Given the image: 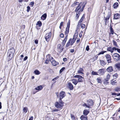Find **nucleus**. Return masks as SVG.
<instances>
[{"label":"nucleus","mask_w":120,"mask_h":120,"mask_svg":"<svg viewBox=\"0 0 120 120\" xmlns=\"http://www.w3.org/2000/svg\"><path fill=\"white\" fill-rule=\"evenodd\" d=\"M46 57L47 59L46 60H51L53 59V58L49 54L47 55Z\"/></svg>","instance_id":"f3484780"},{"label":"nucleus","mask_w":120,"mask_h":120,"mask_svg":"<svg viewBox=\"0 0 120 120\" xmlns=\"http://www.w3.org/2000/svg\"><path fill=\"white\" fill-rule=\"evenodd\" d=\"M118 3H115L113 5V8H114L116 9L117 7H118Z\"/></svg>","instance_id":"7c9ffc66"},{"label":"nucleus","mask_w":120,"mask_h":120,"mask_svg":"<svg viewBox=\"0 0 120 120\" xmlns=\"http://www.w3.org/2000/svg\"><path fill=\"white\" fill-rule=\"evenodd\" d=\"M111 83L112 85H114L115 84V83H116V82H115L113 80L112 81H111Z\"/></svg>","instance_id":"8fccbe9b"},{"label":"nucleus","mask_w":120,"mask_h":120,"mask_svg":"<svg viewBox=\"0 0 120 120\" xmlns=\"http://www.w3.org/2000/svg\"><path fill=\"white\" fill-rule=\"evenodd\" d=\"M68 35H67L66 37H65L64 40H63L64 41L66 42L67 39L68 37Z\"/></svg>","instance_id":"49530a36"},{"label":"nucleus","mask_w":120,"mask_h":120,"mask_svg":"<svg viewBox=\"0 0 120 120\" xmlns=\"http://www.w3.org/2000/svg\"><path fill=\"white\" fill-rule=\"evenodd\" d=\"M84 18V15H83L78 22V25L77 26V29L76 30V32L78 30V29H79V28L80 27V25L81 24L82 22L83 21Z\"/></svg>","instance_id":"423d86ee"},{"label":"nucleus","mask_w":120,"mask_h":120,"mask_svg":"<svg viewBox=\"0 0 120 120\" xmlns=\"http://www.w3.org/2000/svg\"><path fill=\"white\" fill-rule=\"evenodd\" d=\"M63 22H61L60 23V26H63Z\"/></svg>","instance_id":"0e129e2a"},{"label":"nucleus","mask_w":120,"mask_h":120,"mask_svg":"<svg viewBox=\"0 0 120 120\" xmlns=\"http://www.w3.org/2000/svg\"><path fill=\"white\" fill-rule=\"evenodd\" d=\"M63 102L62 100H59V102H57L55 103V106L57 108H62L63 106Z\"/></svg>","instance_id":"20e7f679"},{"label":"nucleus","mask_w":120,"mask_h":120,"mask_svg":"<svg viewBox=\"0 0 120 120\" xmlns=\"http://www.w3.org/2000/svg\"><path fill=\"white\" fill-rule=\"evenodd\" d=\"M51 62L52 65L54 66H56V65L58 64V62L56 61V60H51Z\"/></svg>","instance_id":"aec40b11"},{"label":"nucleus","mask_w":120,"mask_h":120,"mask_svg":"<svg viewBox=\"0 0 120 120\" xmlns=\"http://www.w3.org/2000/svg\"><path fill=\"white\" fill-rule=\"evenodd\" d=\"M110 31L111 32V33L112 34H113L114 33V31L113 30L112 27H111L110 28Z\"/></svg>","instance_id":"ea45409f"},{"label":"nucleus","mask_w":120,"mask_h":120,"mask_svg":"<svg viewBox=\"0 0 120 120\" xmlns=\"http://www.w3.org/2000/svg\"><path fill=\"white\" fill-rule=\"evenodd\" d=\"M115 90L116 91H120V88L118 87H116L115 89Z\"/></svg>","instance_id":"79ce46f5"},{"label":"nucleus","mask_w":120,"mask_h":120,"mask_svg":"<svg viewBox=\"0 0 120 120\" xmlns=\"http://www.w3.org/2000/svg\"><path fill=\"white\" fill-rule=\"evenodd\" d=\"M117 50L118 52L120 53V49L117 48Z\"/></svg>","instance_id":"338daca9"},{"label":"nucleus","mask_w":120,"mask_h":120,"mask_svg":"<svg viewBox=\"0 0 120 120\" xmlns=\"http://www.w3.org/2000/svg\"><path fill=\"white\" fill-rule=\"evenodd\" d=\"M100 64L102 66H103L106 64V63L104 62V60H100Z\"/></svg>","instance_id":"c756f323"},{"label":"nucleus","mask_w":120,"mask_h":120,"mask_svg":"<svg viewBox=\"0 0 120 120\" xmlns=\"http://www.w3.org/2000/svg\"><path fill=\"white\" fill-rule=\"evenodd\" d=\"M112 56L113 58L116 59V60H120V56L117 53H114L112 55Z\"/></svg>","instance_id":"9b49d317"},{"label":"nucleus","mask_w":120,"mask_h":120,"mask_svg":"<svg viewBox=\"0 0 120 120\" xmlns=\"http://www.w3.org/2000/svg\"><path fill=\"white\" fill-rule=\"evenodd\" d=\"M113 44L116 47H118V46L117 44V43L116 41H115L114 40H113Z\"/></svg>","instance_id":"c9c22d12"},{"label":"nucleus","mask_w":120,"mask_h":120,"mask_svg":"<svg viewBox=\"0 0 120 120\" xmlns=\"http://www.w3.org/2000/svg\"><path fill=\"white\" fill-rule=\"evenodd\" d=\"M34 72L35 74L37 75H38L40 73V72L38 70H35L34 71Z\"/></svg>","instance_id":"72a5a7b5"},{"label":"nucleus","mask_w":120,"mask_h":120,"mask_svg":"<svg viewBox=\"0 0 120 120\" xmlns=\"http://www.w3.org/2000/svg\"><path fill=\"white\" fill-rule=\"evenodd\" d=\"M120 17V15L118 13H116L114 15V19H119Z\"/></svg>","instance_id":"dca6fc26"},{"label":"nucleus","mask_w":120,"mask_h":120,"mask_svg":"<svg viewBox=\"0 0 120 120\" xmlns=\"http://www.w3.org/2000/svg\"><path fill=\"white\" fill-rule=\"evenodd\" d=\"M47 17V15L46 13L43 14L41 17V19L43 20H45Z\"/></svg>","instance_id":"412c9836"},{"label":"nucleus","mask_w":120,"mask_h":120,"mask_svg":"<svg viewBox=\"0 0 120 120\" xmlns=\"http://www.w3.org/2000/svg\"><path fill=\"white\" fill-rule=\"evenodd\" d=\"M27 111V109L26 107H24L23 109V112H25V113H26Z\"/></svg>","instance_id":"e433bc0d"},{"label":"nucleus","mask_w":120,"mask_h":120,"mask_svg":"<svg viewBox=\"0 0 120 120\" xmlns=\"http://www.w3.org/2000/svg\"><path fill=\"white\" fill-rule=\"evenodd\" d=\"M51 33L50 32L46 34L45 36V38L46 41H48L51 36Z\"/></svg>","instance_id":"9d476101"},{"label":"nucleus","mask_w":120,"mask_h":120,"mask_svg":"<svg viewBox=\"0 0 120 120\" xmlns=\"http://www.w3.org/2000/svg\"><path fill=\"white\" fill-rule=\"evenodd\" d=\"M65 96V94L64 91L61 92L60 94V99L59 100H61V99L63 98Z\"/></svg>","instance_id":"f8f14e48"},{"label":"nucleus","mask_w":120,"mask_h":120,"mask_svg":"<svg viewBox=\"0 0 120 120\" xmlns=\"http://www.w3.org/2000/svg\"><path fill=\"white\" fill-rule=\"evenodd\" d=\"M66 42L64 41H63L62 43V45L63 46L64 45H65V43Z\"/></svg>","instance_id":"5fc2aeb1"},{"label":"nucleus","mask_w":120,"mask_h":120,"mask_svg":"<svg viewBox=\"0 0 120 120\" xmlns=\"http://www.w3.org/2000/svg\"><path fill=\"white\" fill-rule=\"evenodd\" d=\"M82 105L83 107H86L88 108H90L88 104H86L84 103V102H83L82 103Z\"/></svg>","instance_id":"bb28decb"},{"label":"nucleus","mask_w":120,"mask_h":120,"mask_svg":"<svg viewBox=\"0 0 120 120\" xmlns=\"http://www.w3.org/2000/svg\"><path fill=\"white\" fill-rule=\"evenodd\" d=\"M65 69L64 67L62 68L60 70L59 73L61 74L63 71Z\"/></svg>","instance_id":"58836bf2"},{"label":"nucleus","mask_w":120,"mask_h":120,"mask_svg":"<svg viewBox=\"0 0 120 120\" xmlns=\"http://www.w3.org/2000/svg\"><path fill=\"white\" fill-rule=\"evenodd\" d=\"M35 44H37L38 43V40H35L34 41Z\"/></svg>","instance_id":"13d9d810"},{"label":"nucleus","mask_w":120,"mask_h":120,"mask_svg":"<svg viewBox=\"0 0 120 120\" xmlns=\"http://www.w3.org/2000/svg\"><path fill=\"white\" fill-rule=\"evenodd\" d=\"M57 48L58 49H60V52H61L63 51V49L62 46H61V45L60 44L58 45Z\"/></svg>","instance_id":"4468645a"},{"label":"nucleus","mask_w":120,"mask_h":120,"mask_svg":"<svg viewBox=\"0 0 120 120\" xmlns=\"http://www.w3.org/2000/svg\"><path fill=\"white\" fill-rule=\"evenodd\" d=\"M89 46L87 45L86 46V49L87 51H88L89 50Z\"/></svg>","instance_id":"864d4df0"},{"label":"nucleus","mask_w":120,"mask_h":120,"mask_svg":"<svg viewBox=\"0 0 120 120\" xmlns=\"http://www.w3.org/2000/svg\"><path fill=\"white\" fill-rule=\"evenodd\" d=\"M117 76H118V75L116 73L114 74L113 75V76L114 77V79L116 78L117 77Z\"/></svg>","instance_id":"c03bdc74"},{"label":"nucleus","mask_w":120,"mask_h":120,"mask_svg":"<svg viewBox=\"0 0 120 120\" xmlns=\"http://www.w3.org/2000/svg\"><path fill=\"white\" fill-rule=\"evenodd\" d=\"M108 81L105 79V80L104 82V83L105 85H107L109 83V82H108Z\"/></svg>","instance_id":"37998d69"},{"label":"nucleus","mask_w":120,"mask_h":120,"mask_svg":"<svg viewBox=\"0 0 120 120\" xmlns=\"http://www.w3.org/2000/svg\"><path fill=\"white\" fill-rule=\"evenodd\" d=\"M28 58V57L27 56H26L24 58L23 60H26Z\"/></svg>","instance_id":"774afa93"},{"label":"nucleus","mask_w":120,"mask_h":120,"mask_svg":"<svg viewBox=\"0 0 120 120\" xmlns=\"http://www.w3.org/2000/svg\"><path fill=\"white\" fill-rule=\"evenodd\" d=\"M105 57H106L107 60H110L111 59V57L110 55L109 54H107L105 55Z\"/></svg>","instance_id":"c85d7f7f"},{"label":"nucleus","mask_w":120,"mask_h":120,"mask_svg":"<svg viewBox=\"0 0 120 120\" xmlns=\"http://www.w3.org/2000/svg\"><path fill=\"white\" fill-rule=\"evenodd\" d=\"M74 77L78 78V82H82L83 81L84 79L82 76L79 75H76L74 76Z\"/></svg>","instance_id":"39448f33"},{"label":"nucleus","mask_w":120,"mask_h":120,"mask_svg":"<svg viewBox=\"0 0 120 120\" xmlns=\"http://www.w3.org/2000/svg\"><path fill=\"white\" fill-rule=\"evenodd\" d=\"M34 2H31L30 3V5L32 6V7L33 6L34 4Z\"/></svg>","instance_id":"3c124183"},{"label":"nucleus","mask_w":120,"mask_h":120,"mask_svg":"<svg viewBox=\"0 0 120 120\" xmlns=\"http://www.w3.org/2000/svg\"><path fill=\"white\" fill-rule=\"evenodd\" d=\"M89 111L87 110L86 109L84 110L83 111V113L84 115L86 116L89 113Z\"/></svg>","instance_id":"393cba45"},{"label":"nucleus","mask_w":120,"mask_h":120,"mask_svg":"<svg viewBox=\"0 0 120 120\" xmlns=\"http://www.w3.org/2000/svg\"><path fill=\"white\" fill-rule=\"evenodd\" d=\"M102 78L101 77H99L97 79V82L98 83H101L102 81H101Z\"/></svg>","instance_id":"a878e982"},{"label":"nucleus","mask_w":120,"mask_h":120,"mask_svg":"<svg viewBox=\"0 0 120 120\" xmlns=\"http://www.w3.org/2000/svg\"><path fill=\"white\" fill-rule=\"evenodd\" d=\"M27 9L26 10V11L27 12H28L30 9V7L29 6H28L27 7Z\"/></svg>","instance_id":"de8ad7c7"},{"label":"nucleus","mask_w":120,"mask_h":120,"mask_svg":"<svg viewBox=\"0 0 120 120\" xmlns=\"http://www.w3.org/2000/svg\"><path fill=\"white\" fill-rule=\"evenodd\" d=\"M87 103L89 107L93 106L94 104V102L92 99H89L87 100Z\"/></svg>","instance_id":"6e6552de"},{"label":"nucleus","mask_w":120,"mask_h":120,"mask_svg":"<svg viewBox=\"0 0 120 120\" xmlns=\"http://www.w3.org/2000/svg\"><path fill=\"white\" fill-rule=\"evenodd\" d=\"M83 4V2H81L80 3L79 2L75 1L72 5V6L73 7H75L76 5H78L76 8L75 11V12H76L75 18L77 19H78L81 12L83 11V9L85 7L84 5L82 6Z\"/></svg>","instance_id":"f257e3e1"},{"label":"nucleus","mask_w":120,"mask_h":120,"mask_svg":"<svg viewBox=\"0 0 120 120\" xmlns=\"http://www.w3.org/2000/svg\"><path fill=\"white\" fill-rule=\"evenodd\" d=\"M42 25V23L40 21H39L36 24V25L38 26V25L39 26H41Z\"/></svg>","instance_id":"f704fd0d"},{"label":"nucleus","mask_w":120,"mask_h":120,"mask_svg":"<svg viewBox=\"0 0 120 120\" xmlns=\"http://www.w3.org/2000/svg\"><path fill=\"white\" fill-rule=\"evenodd\" d=\"M103 71L104 70L103 69H100L98 71V74H99V75H102L103 73Z\"/></svg>","instance_id":"2eb2a0df"},{"label":"nucleus","mask_w":120,"mask_h":120,"mask_svg":"<svg viewBox=\"0 0 120 120\" xmlns=\"http://www.w3.org/2000/svg\"><path fill=\"white\" fill-rule=\"evenodd\" d=\"M70 25V21L69 20L67 24V27L65 31V34H67L68 33L69 31V28Z\"/></svg>","instance_id":"1a4fd4ad"},{"label":"nucleus","mask_w":120,"mask_h":120,"mask_svg":"<svg viewBox=\"0 0 120 120\" xmlns=\"http://www.w3.org/2000/svg\"><path fill=\"white\" fill-rule=\"evenodd\" d=\"M79 35L80 38H81L82 37V35L81 33H80L79 34Z\"/></svg>","instance_id":"69168bd1"},{"label":"nucleus","mask_w":120,"mask_h":120,"mask_svg":"<svg viewBox=\"0 0 120 120\" xmlns=\"http://www.w3.org/2000/svg\"><path fill=\"white\" fill-rule=\"evenodd\" d=\"M91 74L92 75H99V74H98V72L93 71L92 73Z\"/></svg>","instance_id":"473e14b6"},{"label":"nucleus","mask_w":120,"mask_h":120,"mask_svg":"<svg viewBox=\"0 0 120 120\" xmlns=\"http://www.w3.org/2000/svg\"><path fill=\"white\" fill-rule=\"evenodd\" d=\"M71 81L72 83L75 85H76L78 82L77 80L75 79H72Z\"/></svg>","instance_id":"5701e85b"},{"label":"nucleus","mask_w":120,"mask_h":120,"mask_svg":"<svg viewBox=\"0 0 120 120\" xmlns=\"http://www.w3.org/2000/svg\"><path fill=\"white\" fill-rule=\"evenodd\" d=\"M42 88L43 87L42 86H41L40 85L35 88V89L36 90H40L42 89Z\"/></svg>","instance_id":"b1692460"},{"label":"nucleus","mask_w":120,"mask_h":120,"mask_svg":"<svg viewBox=\"0 0 120 120\" xmlns=\"http://www.w3.org/2000/svg\"><path fill=\"white\" fill-rule=\"evenodd\" d=\"M110 75L109 74H108L106 76V79H106L107 81H108L110 77Z\"/></svg>","instance_id":"4c0bfd02"},{"label":"nucleus","mask_w":120,"mask_h":120,"mask_svg":"<svg viewBox=\"0 0 120 120\" xmlns=\"http://www.w3.org/2000/svg\"><path fill=\"white\" fill-rule=\"evenodd\" d=\"M58 110L56 109H53V110H52V111L53 112H55V111H58Z\"/></svg>","instance_id":"6e6d98bb"},{"label":"nucleus","mask_w":120,"mask_h":120,"mask_svg":"<svg viewBox=\"0 0 120 120\" xmlns=\"http://www.w3.org/2000/svg\"><path fill=\"white\" fill-rule=\"evenodd\" d=\"M80 41V39L79 38H78L77 40V42L78 43Z\"/></svg>","instance_id":"e2e57ef3"},{"label":"nucleus","mask_w":120,"mask_h":120,"mask_svg":"<svg viewBox=\"0 0 120 120\" xmlns=\"http://www.w3.org/2000/svg\"><path fill=\"white\" fill-rule=\"evenodd\" d=\"M106 52V51H102L101 52H99L98 54V55H99L100 54H104V53L105 52Z\"/></svg>","instance_id":"09e8293b"},{"label":"nucleus","mask_w":120,"mask_h":120,"mask_svg":"<svg viewBox=\"0 0 120 120\" xmlns=\"http://www.w3.org/2000/svg\"><path fill=\"white\" fill-rule=\"evenodd\" d=\"M76 39V38L75 37L74 35L73 38H71L69 40L68 42L66 45V47H68L70 45H72L75 41Z\"/></svg>","instance_id":"7ed1b4c3"},{"label":"nucleus","mask_w":120,"mask_h":120,"mask_svg":"<svg viewBox=\"0 0 120 120\" xmlns=\"http://www.w3.org/2000/svg\"><path fill=\"white\" fill-rule=\"evenodd\" d=\"M71 117L72 119L74 120L75 119V117L74 115L72 114H71Z\"/></svg>","instance_id":"a18cd8bd"},{"label":"nucleus","mask_w":120,"mask_h":120,"mask_svg":"<svg viewBox=\"0 0 120 120\" xmlns=\"http://www.w3.org/2000/svg\"><path fill=\"white\" fill-rule=\"evenodd\" d=\"M111 15V13L110 12H109L107 14V16L106 17H104V19L105 20V24H107L108 22V20L110 18V16Z\"/></svg>","instance_id":"0eeeda50"},{"label":"nucleus","mask_w":120,"mask_h":120,"mask_svg":"<svg viewBox=\"0 0 120 120\" xmlns=\"http://www.w3.org/2000/svg\"><path fill=\"white\" fill-rule=\"evenodd\" d=\"M49 62V60H45V63L46 64H48Z\"/></svg>","instance_id":"bf43d9fd"},{"label":"nucleus","mask_w":120,"mask_h":120,"mask_svg":"<svg viewBox=\"0 0 120 120\" xmlns=\"http://www.w3.org/2000/svg\"><path fill=\"white\" fill-rule=\"evenodd\" d=\"M106 70L107 71L109 72H112L113 70L112 67L111 66L109 67Z\"/></svg>","instance_id":"4be33fe9"},{"label":"nucleus","mask_w":120,"mask_h":120,"mask_svg":"<svg viewBox=\"0 0 120 120\" xmlns=\"http://www.w3.org/2000/svg\"><path fill=\"white\" fill-rule=\"evenodd\" d=\"M67 86L70 90L73 89L74 87L72 83L70 82H68L67 84Z\"/></svg>","instance_id":"ddd939ff"},{"label":"nucleus","mask_w":120,"mask_h":120,"mask_svg":"<svg viewBox=\"0 0 120 120\" xmlns=\"http://www.w3.org/2000/svg\"><path fill=\"white\" fill-rule=\"evenodd\" d=\"M80 25L81 26V28L83 29L85 27V25L84 24H81Z\"/></svg>","instance_id":"a19ab883"},{"label":"nucleus","mask_w":120,"mask_h":120,"mask_svg":"<svg viewBox=\"0 0 120 120\" xmlns=\"http://www.w3.org/2000/svg\"><path fill=\"white\" fill-rule=\"evenodd\" d=\"M15 52V50L13 48H11L8 50V55L9 60H11L12 59Z\"/></svg>","instance_id":"f03ea898"},{"label":"nucleus","mask_w":120,"mask_h":120,"mask_svg":"<svg viewBox=\"0 0 120 120\" xmlns=\"http://www.w3.org/2000/svg\"><path fill=\"white\" fill-rule=\"evenodd\" d=\"M81 120H87V116L82 115L80 117Z\"/></svg>","instance_id":"a211bd4d"},{"label":"nucleus","mask_w":120,"mask_h":120,"mask_svg":"<svg viewBox=\"0 0 120 120\" xmlns=\"http://www.w3.org/2000/svg\"><path fill=\"white\" fill-rule=\"evenodd\" d=\"M33 116L31 117L29 119V120H33Z\"/></svg>","instance_id":"052dcab7"},{"label":"nucleus","mask_w":120,"mask_h":120,"mask_svg":"<svg viewBox=\"0 0 120 120\" xmlns=\"http://www.w3.org/2000/svg\"><path fill=\"white\" fill-rule=\"evenodd\" d=\"M83 69L82 68H80L78 70L77 72L78 73H81L83 74Z\"/></svg>","instance_id":"6ab92c4d"},{"label":"nucleus","mask_w":120,"mask_h":120,"mask_svg":"<svg viewBox=\"0 0 120 120\" xmlns=\"http://www.w3.org/2000/svg\"><path fill=\"white\" fill-rule=\"evenodd\" d=\"M112 48L111 47H109L107 48V50L110 52L111 53L113 52Z\"/></svg>","instance_id":"2f4dec72"},{"label":"nucleus","mask_w":120,"mask_h":120,"mask_svg":"<svg viewBox=\"0 0 120 120\" xmlns=\"http://www.w3.org/2000/svg\"><path fill=\"white\" fill-rule=\"evenodd\" d=\"M64 35L63 34H61L60 35V36L61 38H63L64 37Z\"/></svg>","instance_id":"4d7b16f0"},{"label":"nucleus","mask_w":120,"mask_h":120,"mask_svg":"<svg viewBox=\"0 0 120 120\" xmlns=\"http://www.w3.org/2000/svg\"><path fill=\"white\" fill-rule=\"evenodd\" d=\"M117 48H116L115 47H113L112 48V50H113L112 51L113 52L114 50H117Z\"/></svg>","instance_id":"603ef678"},{"label":"nucleus","mask_w":120,"mask_h":120,"mask_svg":"<svg viewBox=\"0 0 120 120\" xmlns=\"http://www.w3.org/2000/svg\"><path fill=\"white\" fill-rule=\"evenodd\" d=\"M117 94L116 93H112V95H116Z\"/></svg>","instance_id":"680f3d73"},{"label":"nucleus","mask_w":120,"mask_h":120,"mask_svg":"<svg viewBox=\"0 0 120 120\" xmlns=\"http://www.w3.org/2000/svg\"><path fill=\"white\" fill-rule=\"evenodd\" d=\"M116 68L117 69H120V63L116 64L115 65ZM120 70V69H119Z\"/></svg>","instance_id":"cd10ccee"}]
</instances>
